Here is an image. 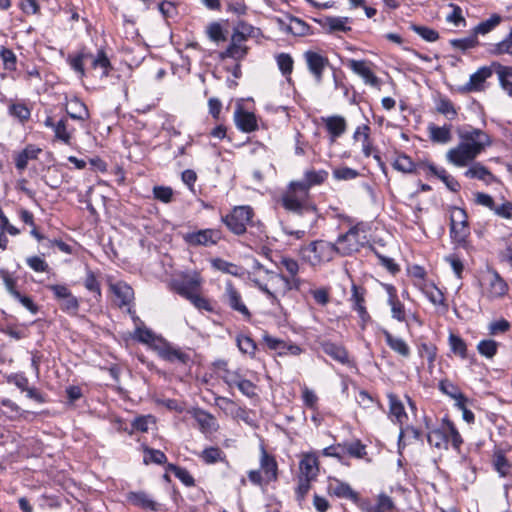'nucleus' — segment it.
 <instances>
[{
  "mask_svg": "<svg viewBox=\"0 0 512 512\" xmlns=\"http://www.w3.org/2000/svg\"><path fill=\"white\" fill-rule=\"evenodd\" d=\"M457 134L459 144L446 153V160L457 167L467 166L492 144L490 136L485 131L472 126L458 128Z\"/></svg>",
  "mask_w": 512,
  "mask_h": 512,
  "instance_id": "obj_1",
  "label": "nucleus"
},
{
  "mask_svg": "<svg viewBox=\"0 0 512 512\" xmlns=\"http://www.w3.org/2000/svg\"><path fill=\"white\" fill-rule=\"evenodd\" d=\"M68 62L70 67L78 73L81 78L86 75L85 64H89L91 69L101 78L107 77L112 70L110 60L103 50H98L96 54L82 50L75 55H69Z\"/></svg>",
  "mask_w": 512,
  "mask_h": 512,
  "instance_id": "obj_2",
  "label": "nucleus"
},
{
  "mask_svg": "<svg viewBox=\"0 0 512 512\" xmlns=\"http://www.w3.org/2000/svg\"><path fill=\"white\" fill-rule=\"evenodd\" d=\"M308 192L302 190V187L295 186V182L290 184L289 191L283 196V207L298 215H307L311 223L316 220V208L307 203Z\"/></svg>",
  "mask_w": 512,
  "mask_h": 512,
  "instance_id": "obj_3",
  "label": "nucleus"
},
{
  "mask_svg": "<svg viewBox=\"0 0 512 512\" xmlns=\"http://www.w3.org/2000/svg\"><path fill=\"white\" fill-rule=\"evenodd\" d=\"M303 257L312 265L331 261L338 254L337 246L324 240H315L302 248Z\"/></svg>",
  "mask_w": 512,
  "mask_h": 512,
  "instance_id": "obj_4",
  "label": "nucleus"
},
{
  "mask_svg": "<svg viewBox=\"0 0 512 512\" xmlns=\"http://www.w3.org/2000/svg\"><path fill=\"white\" fill-rule=\"evenodd\" d=\"M253 209L250 206H236L232 212L222 218L228 229L237 235L246 232L247 225L253 217Z\"/></svg>",
  "mask_w": 512,
  "mask_h": 512,
  "instance_id": "obj_5",
  "label": "nucleus"
},
{
  "mask_svg": "<svg viewBox=\"0 0 512 512\" xmlns=\"http://www.w3.org/2000/svg\"><path fill=\"white\" fill-rule=\"evenodd\" d=\"M470 234L464 209L453 207L450 214V236L453 242L464 245Z\"/></svg>",
  "mask_w": 512,
  "mask_h": 512,
  "instance_id": "obj_6",
  "label": "nucleus"
},
{
  "mask_svg": "<svg viewBox=\"0 0 512 512\" xmlns=\"http://www.w3.org/2000/svg\"><path fill=\"white\" fill-rule=\"evenodd\" d=\"M363 244L364 241L359 236V228L354 226L345 234L340 235L335 245L337 246L338 254L347 256L359 251Z\"/></svg>",
  "mask_w": 512,
  "mask_h": 512,
  "instance_id": "obj_7",
  "label": "nucleus"
},
{
  "mask_svg": "<svg viewBox=\"0 0 512 512\" xmlns=\"http://www.w3.org/2000/svg\"><path fill=\"white\" fill-rule=\"evenodd\" d=\"M303 57L307 68L312 74L315 82L320 84L323 79L324 71L329 66L328 58L313 50L304 52Z\"/></svg>",
  "mask_w": 512,
  "mask_h": 512,
  "instance_id": "obj_8",
  "label": "nucleus"
},
{
  "mask_svg": "<svg viewBox=\"0 0 512 512\" xmlns=\"http://www.w3.org/2000/svg\"><path fill=\"white\" fill-rule=\"evenodd\" d=\"M347 66L358 76H360L364 83L380 89L382 81L378 78L371 70L370 65L365 60L350 59L347 62Z\"/></svg>",
  "mask_w": 512,
  "mask_h": 512,
  "instance_id": "obj_9",
  "label": "nucleus"
},
{
  "mask_svg": "<svg viewBox=\"0 0 512 512\" xmlns=\"http://www.w3.org/2000/svg\"><path fill=\"white\" fill-rule=\"evenodd\" d=\"M184 241L190 246L214 245L220 239L219 232L213 229H203L183 235Z\"/></svg>",
  "mask_w": 512,
  "mask_h": 512,
  "instance_id": "obj_10",
  "label": "nucleus"
},
{
  "mask_svg": "<svg viewBox=\"0 0 512 512\" xmlns=\"http://www.w3.org/2000/svg\"><path fill=\"white\" fill-rule=\"evenodd\" d=\"M267 280L271 283L275 290L285 294L292 289H298L300 279L297 276L286 277L281 273L274 271H266Z\"/></svg>",
  "mask_w": 512,
  "mask_h": 512,
  "instance_id": "obj_11",
  "label": "nucleus"
},
{
  "mask_svg": "<svg viewBox=\"0 0 512 512\" xmlns=\"http://www.w3.org/2000/svg\"><path fill=\"white\" fill-rule=\"evenodd\" d=\"M201 284V276L194 272L192 274L185 275L180 282L176 283L175 290L179 295L187 299L191 295L199 292Z\"/></svg>",
  "mask_w": 512,
  "mask_h": 512,
  "instance_id": "obj_12",
  "label": "nucleus"
},
{
  "mask_svg": "<svg viewBox=\"0 0 512 512\" xmlns=\"http://www.w3.org/2000/svg\"><path fill=\"white\" fill-rule=\"evenodd\" d=\"M365 295V288L356 284H352L351 297L349 301L352 304V309L358 313V316L360 317L363 324L370 320V315L365 306Z\"/></svg>",
  "mask_w": 512,
  "mask_h": 512,
  "instance_id": "obj_13",
  "label": "nucleus"
},
{
  "mask_svg": "<svg viewBox=\"0 0 512 512\" xmlns=\"http://www.w3.org/2000/svg\"><path fill=\"white\" fill-rule=\"evenodd\" d=\"M327 490L330 495L338 498L349 499L352 501H356L358 499V494L348 483L334 477H329Z\"/></svg>",
  "mask_w": 512,
  "mask_h": 512,
  "instance_id": "obj_14",
  "label": "nucleus"
},
{
  "mask_svg": "<svg viewBox=\"0 0 512 512\" xmlns=\"http://www.w3.org/2000/svg\"><path fill=\"white\" fill-rule=\"evenodd\" d=\"M225 297L228 305L235 311L241 313L246 319L251 318V313L242 302L240 293L236 290L231 282L226 283Z\"/></svg>",
  "mask_w": 512,
  "mask_h": 512,
  "instance_id": "obj_15",
  "label": "nucleus"
},
{
  "mask_svg": "<svg viewBox=\"0 0 512 512\" xmlns=\"http://www.w3.org/2000/svg\"><path fill=\"white\" fill-rule=\"evenodd\" d=\"M234 120L238 129L250 133L258 128L257 119L254 113L238 108L234 113Z\"/></svg>",
  "mask_w": 512,
  "mask_h": 512,
  "instance_id": "obj_16",
  "label": "nucleus"
},
{
  "mask_svg": "<svg viewBox=\"0 0 512 512\" xmlns=\"http://www.w3.org/2000/svg\"><path fill=\"white\" fill-rule=\"evenodd\" d=\"M384 288L388 294V304L391 307L392 317L400 322L405 321L404 305L398 299L396 288L391 284H385Z\"/></svg>",
  "mask_w": 512,
  "mask_h": 512,
  "instance_id": "obj_17",
  "label": "nucleus"
},
{
  "mask_svg": "<svg viewBox=\"0 0 512 512\" xmlns=\"http://www.w3.org/2000/svg\"><path fill=\"white\" fill-rule=\"evenodd\" d=\"M387 398L389 401V417L390 419L402 426L407 419V414L401 400L393 393H388Z\"/></svg>",
  "mask_w": 512,
  "mask_h": 512,
  "instance_id": "obj_18",
  "label": "nucleus"
},
{
  "mask_svg": "<svg viewBox=\"0 0 512 512\" xmlns=\"http://www.w3.org/2000/svg\"><path fill=\"white\" fill-rule=\"evenodd\" d=\"M260 468L264 473L266 482L275 481L277 479V462L263 447L261 448Z\"/></svg>",
  "mask_w": 512,
  "mask_h": 512,
  "instance_id": "obj_19",
  "label": "nucleus"
},
{
  "mask_svg": "<svg viewBox=\"0 0 512 512\" xmlns=\"http://www.w3.org/2000/svg\"><path fill=\"white\" fill-rule=\"evenodd\" d=\"M328 177V172L326 170H307L304 174V179L302 181L295 182V186L302 187V190L309 193V189L314 185H320Z\"/></svg>",
  "mask_w": 512,
  "mask_h": 512,
  "instance_id": "obj_20",
  "label": "nucleus"
},
{
  "mask_svg": "<svg viewBox=\"0 0 512 512\" xmlns=\"http://www.w3.org/2000/svg\"><path fill=\"white\" fill-rule=\"evenodd\" d=\"M451 125L437 126L429 123L427 130L432 142L438 144H447L452 140Z\"/></svg>",
  "mask_w": 512,
  "mask_h": 512,
  "instance_id": "obj_21",
  "label": "nucleus"
},
{
  "mask_svg": "<svg viewBox=\"0 0 512 512\" xmlns=\"http://www.w3.org/2000/svg\"><path fill=\"white\" fill-rule=\"evenodd\" d=\"M492 76V69L486 66L479 68L473 73L465 88L469 92L480 91L484 87L485 81Z\"/></svg>",
  "mask_w": 512,
  "mask_h": 512,
  "instance_id": "obj_22",
  "label": "nucleus"
},
{
  "mask_svg": "<svg viewBox=\"0 0 512 512\" xmlns=\"http://www.w3.org/2000/svg\"><path fill=\"white\" fill-rule=\"evenodd\" d=\"M323 121L332 141H335L336 138L340 137L346 131V120L340 115L329 116L323 119Z\"/></svg>",
  "mask_w": 512,
  "mask_h": 512,
  "instance_id": "obj_23",
  "label": "nucleus"
},
{
  "mask_svg": "<svg viewBox=\"0 0 512 512\" xmlns=\"http://www.w3.org/2000/svg\"><path fill=\"white\" fill-rule=\"evenodd\" d=\"M301 478L314 480L318 474V459L311 454H306L299 463Z\"/></svg>",
  "mask_w": 512,
  "mask_h": 512,
  "instance_id": "obj_24",
  "label": "nucleus"
},
{
  "mask_svg": "<svg viewBox=\"0 0 512 512\" xmlns=\"http://www.w3.org/2000/svg\"><path fill=\"white\" fill-rule=\"evenodd\" d=\"M383 335L385 337V341L387 345L392 349L395 353L399 354L404 358H408L410 356V347L400 337L393 336L389 331L384 330Z\"/></svg>",
  "mask_w": 512,
  "mask_h": 512,
  "instance_id": "obj_25",
  "label": "nucleus"
},
{
  "mask_svg": "<svg viewBox=\"0 0 512 512\" xmlns=\"http://www.w3.org/2000/svg\"><path fill=\"white\" fill-rule=\"evenodd\" d=\"M320 345L323 352L333 358L335 361H338L342 364L348 362V353L343 346L331 341H323Z\"/></svg>",
  "mask_w": 512,
  "mask_h": 512,
  "instance_id": "obj_26",
  "label": "nucleus"
},
{
  "mask_svg": "<svg viewBox=\"0 0 512 512\" xmlns=\"http://www.w3.org/2000/svg\"><path fill=\"white\" fill-rule=\"evenodd\" d=\"M66 112L70 118L75 120L84 121L89 118L88 108L77 98H73L67 102Z\"/></svg>",
  "mask_w": 512,
  "mask_h": 512,
  "instance_id": "obj_27",
  "label": "nucleus"
},
{
  "mask_svg": "<svg viewBox=\"0 0 512 512\" xmlns=\"http://www.w3.org/2000/svg\"><path fill=\"white\" fill-rule=\"evenodd\" d=\"M111 290L120 299L119 306L129 305L134 298L133 289L125 282H117L110 285Z\"/></svg>",
  "mask_w": 512,
  "mask_h": 512,
  "instance_id": "obj_28",
  "label": "nucleus"
},
{
  "mask_svg": "<svg viewBox=\"0 0 512 512\" xmlns=\"http://www.w3.org/2000/svg\"><path fill=\"white\" fill-rule=\"evenodd\" d=\"M349 22L348 17H324L321 21L322 26L326 28L329 32H347L350 31L351 28L347 26Z\"/></svg>",
  "mask_w": 512,
  "mask_h": 512,
  "instance_id": "obj_29",
  "label": "nucleus"
},
{
  "mask_svg": "<svg viewBox=\"0 0 512 512\" xmlns=\"http://www.w3.org/2000/svg\"><path fill=\"white\" fill-rule=\"evenodd\" d=\"M159 355L164 360L175 362L178 361L180 363H187L189 360V356L182 352L180 349H177L175 347H172L170 345H164L159 350Z\"/></svg>",
  "mask_w": 512,
  "mask_h": 512,
  "instance_id": "obj_30",
  "label": "nucleus"
},
{
  "mask_svg": "<svg viewBox=\"0 0 512 512\" xmlns=\"http://www.w3.org/2000/svg\"><path fill=\"white\" fill-rule=\"evenodd\" d=\"M127 500L135 505L139 506L143 509H150V510H156L157 504L149 498L148 494L145 492H129L127 494Z\"/></svg>",
  "mask_w": 512,
  "mask_h": 512,
  "instance_id": "obj_31",
  "label": "nucleus"
},
{
  "mask_svg": "<svg viewBox=\"0 0 512 512\" xmlns=\"http://www.w3.org/2000/svg\"><path fill=\"white\" fill-rule=\"evenodd\" d=\"M276 62L282 75L286 78L289 84L292 83L291 74L293 72L294 60L288 53H280L276 55Z\"/></svg>",
  "mask_w": 512,
  "mask_h": 512,
  "instance_id": "obj_32",
  "label": "nucleus"
},
{
  "mask_svg": "<svg viewBox=\"0 0 512 512\" xmlns=\"http://www.w3.org/2000/svg\"><path fill=\"white\" fill-rule=\"evenodd\" d=\"M428 443L438 449H447L448 435L445 432L443 425L441 428L431 430L427 435Z\"/></svg>",
  "mask_w": 512,
  "mask_h": 512,
  "instance_id": "obj_33",
  "label": "nucleus"
},
{
  "mask_svg": "<svg viewBox=\"0 0 512 512\" xmlns=\"http://www.w3.org/2000/svg\"><path fill=\"white\" fill-rule=\"evenodd\" d=\"M439 389L442 393L454 399L455 403L464 401L466 398L459 387L447 379L439 382Z\"/></svg>",
  "mask_w": 512,
  "mask_h": 512,
  "instance_id": "obj_34",
  "label": "nucleus"
},
{
  "mask_svg": "<svg viewBox=\"0 0 512 512\" xmlns=\"http://www.w3.org/2000/svg\"><path fill=\"white\" fill-rule=\"evenodd\" d=\"M55 139L65 144H70L72 139L73 129H69L67 119H60L56 122V126L53 129Z\"/></svg>",
  "mask_w": 512,
  "mask_h": 512,
  "instance_id": "obj_35",
  "label": "nucleus"
},
{
  "mask_svg": "<svg viewBox=\"0 0 512 512\" xmlns=\"http://www.w3.org/2000/svg\"><path fill=\"white\" fill-rule=\"evenodd\" d=\"M502 18L498 14H493L487 20L480 22L473 29L475 36L477 35H485L495 29L501 22Z\"/></svg>",
  "mask_w": 512,
  "mask_h": 512,
  "instance_id": "obj_36",
  "label": "nucleus"
},
{
  "mask_svg": "<svg viewBox=\"0 0 512 512\" xmlns=\"http://www.w3.org/2000/svg\"><path fill=\"white\" fill-rule=\"evenodd\" d=\"M339 447L343 454L347 453L355 458H362L366 454L365 445H363L359 440L339 443Z\"/></svg>",
  "mask_w": 512,
  "mask_h": 512,
  "instance_id": "obj_37",
  "label": "nucleus"
},
{
  "mask_svg": "<svg viewBox=\"0 0 512 512\" xmlns=\"http://www.w3.org/2000/svg\"><path fill=\"white\" fill-rule=\"evenodd\" d=\"M40 151V149L34 148L32 146L26 147L15 158L16 168L19 170H24L27 167L28 161L30 159L37 158V155Z\"/></svg>",
  "mask_w": 512,
  "mask_h": 512,
  "instance_id": "obj_38",
  "label": "nucleus"
},
{
  "mask_svg": "<svg viewBox=\"0 0 512 512\" xmlns=\"http://www.w3.org/2000/svg\"><path fill=\"white\" fill-rule=\"evenodd\" d=\"M394 509L395 504L391 497L386 494H380L376 505L366 508L365 512H392Z\"/></svg>",
  "mask_w": 512,
  "mask_h": 512,
  "instance_id": "obj_39",
  "label": "nucleus"
},
{
  "mask_svg": "<svg viewBox=\"0 0 512 512\" xmlns=\"http://www.w3.org/2000/svg\"><path fill=\"white\" fill-rule=\"evenodd\" d=\"M247 54V47L242 43L232 42L227 47L225 51L221 53V57L224 58H232L235 60L243 59Z\"/></svg>",
  "mask_w": 512,
  "mask_h": 512,
  "instance_id": "obj_40",
  "label": "nucleus"
},
{
  "mask_svg": "<svg viewBox=\"0 0 512 512\" xmlns=\"http://www.w3.org/2000/svg\"><path fill=\"white\" fill-rule=\"evenodd\" d=\"M195 419L203 432H211L215 430L216 421L211 414L203 410H198L195 413Z\"/></svg>",
  "mask_w": 512,
  "mask_h": 512,
  "instance_id": "obj_41",
  "label": "nucleus"
},
{
  "mask_svg": "<svg viewBox=\"0 0 512 512\" xmlns=\"http://www.w3.org/2000/svg\"><path fill=\"white\" fill-rule=\"evenodd\" d=\"M497 74L501 87L512 97V67L499 66Z\"/></svg>",
  "mask_w": 512,
  "mask_h": 512,
  "instance_id": "obj_42",
  "label": "nucleus"
},
{
  "mask_svg": "<svg viewBox=\"0 0 512 512\" xmlns=\"http://www.w3.org/2000/svg\"><path fill=\"white\" fill-rule=\"evenodd\" d=\"M200 457L206 464H214L225 460L224 452L218 447H208L204 449Z\"/></svg>",
  "mask_w": 512,
  "mask_h": 512,
  "instance_id": "obj_43",
  "label": "nucleus"
},
{
  "mask_svg": "<svg viewBox=\"0 0 512 512\" xmlns=\"http://www.w3.org/2000/svg\"><path fill=\"white\" fill-rule=\"evenodd\" d=\"M236 343H237L239 350L242 353L247 354L251 357H253L255 355L257 346L251 337H249L247 335L239 334L236 337Z\"/></svg>",
  "mask_w": 512,
  "mask_h": 512,
  "instance_id": "obj_44",
  "label": "nucleus"
},
{
  "mask_svg": "<svg viewBox=\"0 0 512 512\" xmlns=\"http://www.w3.org/2000/svg\"><path fill=\"white\" fill-rule=\"evenodd\" d=\"M437 111L444 115L448 120H453L457 116V110L454 107L453 103L447 98H441L437 102L436 106Z\"/></svg>",
  "mask_w": 512,
  "mask_h": 512,
  "instance_id": "obj_45",
  "label": "nucleus"
},
{
  "mask_svg": "<svg viewBox=\"0 0 512 512\" xmlns=\"http://www.w3.org/2000/svg\"><path fill=\"white\" fill-rule=\"evenodd\" d=\"M464 175L468 178H476L479 180H486L487 177H492L491 172L482 164L474 163Z\"/></svg>",
  "mask_w": 512,
  "mask_h": 512,
  "instance_id": "obj_46",
  "label": "nucleus"
},
{
  "mask_svg": "<svg viewBox=\"0 0 512 512\" xmlns=\"http://www.w3.org/2000/svg\"><path fill=\"white\" fill-rule=\"evenodd\" d=\"M169 470L174 474L176 478H178L184 485L190 487L194 486L195 481L193 476L189 473V471L185 468L170 464Z\"/></svg>",
  "mask_w": 512,
  "mask_h": 512,
  "instance_id": "obj_47",
  "label": "nucleus"
},
{
  "mask_svg": "<svg viewBox=\"0 0 512 512\" xmlns=\"http://www.w3.org/2000/svg\"><path fill=\"white\" fill-rule=\"evenodd\" d=\"M443 427L445 428V432L448 435V442L451 441L453 447L455 449H459L462 444V438L454 424L449 420L443 421Z\"/></svg>",
  "mask_w": 512,
  "mask_h": 512,
  "instance_id": "obj_48",
  "label": "nucleus"
},
{
  "mask_svg": "<svg viewBox=\"0 0 512 512\" xmlns=\"http://www.w3.org/2000/svg\"><path fill=\"white\" fill-rule=\"evenodd\" d=\"M450 44L455 49H459L461 51H466L468 49L474 48L478 45V40L475 34L461 38V39H452L450 40Z\"/></svg>",
  "mask_w": 512,
  "mask_h": 512,
  "instance_id": "obj_49",
  "label": "nucleus"
},
{
  "mask_svg": "<svg viewBox=\"0 0 512 512\" xmlns=\"http://www.w3.org/2000/svg\"><path fill=\"white\" fill-rule=\"evenodd\" d=\"M497 349V342L491 339L482 340L477 345L478 352L487 358H492L497 353Z\"/></svg>",
  "mask_w": 512,
  "mask_h": 512,
  "instance_id": "obj_50",
  "label": "nucleus"
},
{
  "mask_svg": "<svg viewBox=\"0 0 512 512\" xmlns=\"http://www.w3.org/2000/svg\"><path fill=\"white\" fill-rule=\"evenodd\" d=\"M393 168L403 173H411L414 171L415 165L410 157L403 154L394 160Z\"/></svg>",
  "mask_w": 512,
  "mask_h": 512,
  "instance_id": "obj_51",
  "label": "nucleus"
},
{
  "mask_svg": "<svg viewBox=\"0 0 512 512\" xmlns=\"http://www.w3.org/2000/svg\"><path fill=\"white\" fill-rule=\"evenodd\" d=\"M84 286L90 292L95 293L98 299L101 297L100 283L97 280L95 273L90 269H87L86 271Z\"/></svg>",
  "mask_w": 512,
  "mask_h": 512,
  "instance_id": "obj_52",
  "label": "nucleus"
},
{
  "mask_svg": "<svg viewBox=\"0 0 512 512\" xmlns=\"http://www.w3.org/2000/svg\"><path fill=\"white\" fill-rule=\"evenodd\" d=\"M206 33L209 39L213 42L219 43L226 41V36L223 32L222 26L218 22L209 24Z\"/></svg>",
  "mask_w": 512,
  "mask_h": 512,
  "instance_id": "obj_53",
  "label": "nucleus"
},
{
  "mask_svg": "<svg viewBox=\"0 0 512 512\" xmlns=\"http://www.w3.org/2000/svg\"><path fill=\"white\" fill-rule=\"evenodd\" d=\"M212 266L215 269L230 275L237 276L239 274V267L237 265L220 258L212 260Z\"/></svg>",
  "mask_w": 512,
  "mask_h": 512,
  "instance_id": "obj_54",
  "label": "nucleus"
},
{
  "mask_svg": "<svg viewBox=\"0 0 512 512\" xmlns=\"http://www.w3.org/2000/svg\"><path fill=\"white\" fill-rule=\"evenodd\" d=\"M507 291L506 283L498 276L495 275L490 282V295L493 298L503 296Z\"/></svg>",
  "mask_w": 512,
  "mask_h": 512,
  "instance_id": "obj_55",
  "label": "nucleus"
},
{
  "mask_svg": "<svg viewBox=\"0 0 512 512\" xmlns=\"http://www.w3.org/2000/svg\"><path fill=\"white\" fill-rule=\"evenodd\" d=\"M412 30L428 42H434L439 38V33L429 27L413 25Z\"/></svg>",
  "mask_w": 512,
  "mask_h": 512,
  "instance_id": "obj_56",
  "label": "nucleus"
},
{
  "mask_svg": "<svg viewBox=\"0 0 512 512\" xmlns=\"http://www.w3.org/2000/svg\"><path fill=\"white\" fill-rule=\"evenodd\" d=\"M449 344H450L451 350L455 354H458L462 358L466 357L467 347H466V344H465V342L463 341L462 338H460L457 335L450 334V336H449Z\"/></svg>",
  "mask_w": 512,
  "mask_h": 512,
  "instance_id": "obj_57",
  "label": "nucleus"
},
{
  "mask_svg": "<svg viewBox=\"0 0 512 512\" xmlns=\"http://www.w3.org/2000/svg\"><path fill=\"white\" fill-rule=\"evenodd\" d=\"M60 307L63 311L75 315L79 309L78 299L71 293L61 300Z\"/></svg>",
  "mask_w": 512,
  "mask_h": 512,
  "instance_id": "obj_58",
  "label": "nucleus"
},
{
  "mask_svg": "<svg viewBox=\"0 0 512 512\" xmlns=\"http://www.w3.org/2000/svg\"><path fill=\"white\" fill-rule=\"evenodd\" d=\"M0 58L3 61L4 67L7 70H15L16 69V55L15 53L8 48L2 47L0 49Z\"/></svg>",
  "mask_w": 512,
  "mask_h": 512,
  "instance_id": "obj_59",
  "label": "nucleus"
},
{
  "mask_svg": "<svg viewBox=\"0 0 512 512\" xmlns=\"http://www.w3.org/2000/svg\"><path fill=\"white\" fill-rule=\"evenodd\" d=\"M154 198L163 202L170 203L173 199V190L167 186H155L153 188Z\"/></svg>",
  "mask_w": 512,
  "mask_h": 512,
  "instance_id": "obj_60",
  "label": "nucleus"
},
{
  "mask_svg": "<svg viewBox=\"0 0 512 512\" xmlns=\"http://www.w3.org/2000/svg\"><path fill=\"white\" fill-rule=\"evenodd\" d=\"M494 468L495 470L501 475L506 476L509 473L510 470V464L508 463V460L505 458V456L501 453H498L494 457Z\"/></svg>",
  "mask_w": 512,
  "mask_h": 512,
  "instance_id": "obj_61",
  "label": "nucleus"
},
{
  "mask_svg": "<svg viewBox=\"0 0 512 512\" xmlns=\"http://www.w3.org/2000/svg\"><path fill=\"white\" fill-rule=\"evenodd\" d=\"M358 175L357 170L349 167L337 168L333 171V176L337 180H351L358 177Z\"/></svg>",
  "mask_w": 512,
  "mask_h": 512,
  "instance_id": "obj_62",
  "label": "nucleus"
},
{
  "mask_svg": "<svg viewBox=\"0 0 512 512\" xmlns=\"http://www.w3.org/2000/svg\"><path fill=\"white\" fill-rule=\"evenodd\" d=\"M418 352L420 357L426 358L430 364H432L435 361L436 347L434 345L422 343L418 348Z\"/></svg>",
  "mask_w": 512,
  "mask_h": 512,
  "instance_id": "obj_63",
  "label": "nucleus"
},
{
  "mask_svg": "<svg viewBox=\"0 0 512 512\" xmlns=\"http://www.w3.org/2000/svg\"><path fill=\"white\" fill-rule=\"evenodd\" d=\"M495 51L498 54H509L512 56V30L504 40L496 45Z\"/></svg>",
  "mask_w": 512,
  "mask_h": 512,
  "instance_id": "obj_64",
  "label": "nucleus"
}]
</instances>
